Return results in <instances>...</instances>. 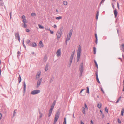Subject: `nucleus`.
<instances>
[{"label": "nucleus", "instance_id": "nucleus-54", "mask_svg": "<svg viewBox=\"0 0 124 124\" xmlns=\"http://www.w3.org/2000/svg\"><path fill=\"white\" fill-rule=\"evenodd\" d=\"M2 115L1 113H0V119H1V118L2 117Z\"/></svg>", "mask_w": 124, "mask_h": 124}, {"label": "nucleus", "instance_id": "nucleus-55", "mask_svg": "<svg viewBox=\"0 0 124 124\" xmlns=\"http://www.w3.org/2000/svg\"><path fill=\"white\" fill-rule=\"evenodd\" d=\"M9 15H10V19H11V15H12V13H11V12H10V13Z\"/></svg>", "mask_w": 124, "mask_h": 124}, {"label": "nucleus", "instance_id": "nucleus-61", "mask_svg": "<svg viewBox=\"0 0 124 124\" xmlns=\"http://www.w3.org/2000/svg\"><path fill=\"white\" fill-rule=\"evenodd\" d=\"M53 27L54 28H56L57 27V26L56 25L54 24V26H53Z\"/></svg>", "mask_w": 124, "mask_h": 124}, {"label": "nucleus", "instance_id": "nucleus-2", "mask_svg": "<svg viewBox=\"0 0 124 124\" xmlns=\"http://www.w3.org/2000/svg\"><path fill=\"white\" fill-rule=\"evenodd\" d=\"M62 29L61 28L58 31L56 35L57 39H59L60 38L62 34Z\"/></svg>", "mask_w": 124, "mask_h": 124}, {"label": "nucleus", "instance_id": "nucleus-53", "mask_svg": "<svg viewBox=\"0 0 124 124\" xmlns=\"http://www.w3.org/2000/svg\"><path fill=\"white\" fill-rule=\"evenodd\" d=\"M96 79H97V82L99 83H100V81H99V80L98 78H96Z\"/></svg>", "mask_w": 124, "mask_h": 124}, {"label": "nucleus", "instance_id": "nucleus-62", "mask_svg": "<svg viewBox=\"0 0 124 124\" xmlns=\"http://www.w3.org/2000/svg\"><path fill=\"white\" fill-rule=\"evenodd\" d=\"M101 114L102 115L101 116L102 117L104 118V115L103 113L102 114Z\"/></svg>", "mask_w": 124, "mask_h": 124}, {"label": "nucleus", "instance_id": "nucleus-16", "mask_svg": "<svg viewBox=\"0 0 124 124\" xmlns=\"http://www.w3.org/2000/svg\"><path fill=\"white\" fill-rule=\"evenodd\" d=\"M23 86H24V93L26 90V85L25 82L24 81L23 82Z\"/></svg>", "mask_w": 124, "mask_h": 124}, {"label": "nucleus", "instance_id": "nucleus-12", "mask_svg": "<svg viewBox=\"0 0 124 124\" xmlns=\"http://www.w3.org/2000/svg\"><path fill=\"white\" fill-rule=\"evenodd\" d=\"M39 45L40 48H41L44 46L43 44L42 41H40Z\"/></svg>", "mask_w": 124, "mask_h": 124}, {"label": "nucleus", "instance_id": "nucleus-4", "mask_svg": "<svg viewBox=\"0 0 124 124\" xmlns=\"http://www.w3.org/2000/svg\"><path fill=\"white\" fill-rule=\"evenodd\" d=\"M72 32L73 30L72 29H71L70 30L69 33V35H67V38L66 39V41H67L68 40H69L70 39L71 37V36L72 35Z\"/></svg>", "mask_w": 124, "mask_h": 124}, {"label": "nucleus", "instance_id": "nucleus-46", "mask_svg": "<svg viewBox=\"0 0 124 124\" xmlns=\"http://www.w3.org/2000/svg\"><path fill=\"white\" fill-rule=\"evenodd\" d=\"M22 19H25V16L24 15H23V16H22Z\"/></svg>", "mask_w": 124, "mask_h": 124}, {"label": "nucleus", "instance_id": "nucleus-48", "mask_svg": "<svg viewBox=\"0 0 124 124\" xmlns=\"http://www.w3.org/2000/svg\"><path fill=\"white\" fill-rule=\"evenodd\" d=\"M26 31L27 32H28L30 31V30L28 29H26Z\"/></svg>", "mask_w": 124, "mask_h": 124}, {"label": "nucleus", "instance_id": "nucleus-32", "mask_svg": "<svg viewBox=\"0 0 124 124\" xmlns=\"http://www.w3.org/2000/svg\"><path fill=\"white\" fill-rule=\"evenodd\" d=\"M20 54H21V53H20V52L19 51H18V52H17V54H18L17 57L18 58H19V57Z\"/></svg>", "mask_w": 124, "mask_h": 124}, {"label": "nucleus", "instance_id": "nucleus-52", "mask_svg": "<svg viewBox=\"0 0 124 124\" xmlns=\"http://www.w3.org/2000/svg\"><path fill=\"white\" fill-rule=\"evenodd\" d=\"M118 122L119 123H121L120 120L119 119H118Z\"/></svg>", "mask_w": 124, "mask_h": 124}, {"label": "nucleus", "instance_id": "nucleus-42", "mask_svg": "<svg viewBox=\"0 0 124 124\" xmlns=\"http://www.w3.org/2000/svg\"><path fill=\"white\" fill-rule=\"evenodd\" d=\"M94 62L96 66L98 68V65L96 61L95 60H94Z\"/></svg>", "mask_w": 124, "mask_h": 124}, {"label": "nucleus", "instance_id": "nucleus-39", "mask_svg": "<svg viewBox=\"0 0 124 124\" xmlns=\"http://www.w3.org/2000/svg\"><path fill=\"white\" fill-rule=\"evenodd\" d=\"M63 4L65 5H66L67 4V1H63Z\"/></svg>", "mask_w": 124, "mask_h": 124}, {"label": "nucleus", "instance_id": "nucleus-31", "mask_svg": "<svg viewBox=\"0 0 124 124\" xmlns=\"http://www.w3.org/2000/svg\"><path fill=\"white\" fill-rule=\"evenodd\" d=\"M31 15L32 16H36V14L34 13H32L31 14Z\"/></svg>", "mask_w": 124, "mask_h": 124}, {"label": "nucleus", "instance_id": "nucleus-10", "mask_svg": "<svg viewBox=\"0 0 124 124\" xmlns=\"http://www.w3.org/2000/svg\"><path fill=\"white\" fill-rule=\"evenodd\" d=\"M59 111H57L56 113L55 117L58 119L59 116Z\"/></svg>", "mask_w": 124, "mask_h": 124}, {"label": "nucleus", "instance_id": "nucleus-51", "mask_svg": "<svg viewBox=\"0 0 124 124\" xmlns=\"http://www.w3.org/2000/svg\"><path fill=\"white\" fill-rule=\"evenodd\" d=\"M96 78H98V73L97 72L96 73Z\"/></svg>", "mask_w": 124, "mask_h": 124}, {"label": "nucleus", "instance_id": "nucleus-44", "mask_svg": "<svg viewBox=\"0 0 124 124\" xmlns=\"http://www.w3.org/2000/svg\"><path fill=\"white\" fill-rule=\"evenodd\" d=\"M105 112H107V113H108V110L107 108V107H105Z\"/></svg>", "mask_w": 124, "mask_h": 124}, {"label": "nucleus", "instance_id": "nucleus-28", "mask_svg": "<svg viewBox=\"0 0 124 124\" xmlns=\"http://www.w3.org/2000/svg\"><path fill=\"white\" fill-rule=\"evenodd\" d=\"M121 97L120 96L118 99L117 100V101L116 102V103H118L119 101H120V100H121Z\"/></svg>", "mask_w": 124, "mask_h": 124}, {"label": "nucleus", "instance_id": "nucleus-60", "mask_svg": "<svg viewBox=\"0 0 124 124\" xmlns=\"http://www.w3.org/2000/svg\"><path fill=\"white\" fill-rule=\"evenodd\" d=\"M39 78V77L36 74V78Z\"/></svg>", "mask_w": 124, "mask_h": 124}, {"label": "nucleus", "instance_id": "nucleus-40", "mask_svg": "<svg viewBox=\"0 0 124 124\" xmlns=\"http://www.w3.org/2000/svg\"><path fill=\"white\" fill-rule=\"evenodd\" d=\"M24 40H23V46H24V47L25 48H26V46L24 44Z\"/></svg>", "mask_w": 124, "mask_h": 124}, {"label": "nucleus", "instance_id": "nucleus-34", "mask_svg": "<svg viewBox=\"0 0 124 124\" xmlns=\"http://www.w3.org/2000/svg\"><path fill=\"white\" fill-rule=\"evenodd\" d=\"M56 103V101H54L53 103V104H52V106H54V107L55 104V103Z\"/></svg>", "mask_w": 124, "mask_h": 124}, {"label": "nucleus", "instance_id": "nucleus-3", "mask_svg": "<svg viewBox=\"0 0 124 124\" xmlns=\"http://www.w3.org/2000/svg\"><path fill=\"white\" fill-rule=\"evenodd\" d=\"M40 92L39 90H34L31 92V94L33 95H35L40 93Z\"/></svg>", "mask_w": 124, "mask_h": 124}, {"label": "nucleus", "instance_id": "nucleus-11", "mask_svg": "<svg viewBox=\"0 0 124 124\" xmlns=\"http://www.w3.org/2000/svg\"><path fill=\"white\" fill-rule=\"evenodd\" d=\"M74 56H73V54H72L71 56L70 57V64H71L72 63V60L73 59Z\"/></svg>", "mask_w": 124, "mask_h": 124}, {"label": "nucleus", "instance_id": "nucleus-6", "mask_svg": "<svg viewBox=\"0 0 124 124\" xmlns=\"http://www.w3.org/2000/svg\"><path fill=\"white\" fill-rule=\"evenodd\" d=\"M15 35L16 39H18L19 41L20 42V35L19 33H15Z\"/></svg>", "mask_w": 124, "mask_h": 124}, {"label": "nucleus", "instance_id": "nucleus-37", "mask_svg": "<svg viewBox=\"0 0 124 124\" xmlns=\"http://www.w3.org/2000/svg\"><path fill=\"white\" fill-rule=\"evenodd\" d=\"M63 124H66V119L65 117L64 118V121L63 123Z\"/></svg>", "mask_w": 124, "mask_h": 124}, {"label": "nucleus", "instance_id": "nucleus-49", "mask_svg": "<svg viewBox=\"0 0 124 124\" xmlns=\"http://www.w3.org/2000/svg\"><path fill=\"white\" fill-rule=\"evenodd\" d=\"M23 26L24 28H26L27 27V25L25 23H24L23 25Z\"/></svg>", "mask_w": 124, "mask_h": 124}, {"label": "nucleus", "instance_id": "nucleus-29", "mask_svg": "<svg viewBox=\"0 0 124 124\" xmlns=\"http://www.w3.org/2000/svg\"><path fill=\"white\" fill-rule=\"evenodd\" d=\"M62 18V17L60 16L58 17H56L55 18L57 20H60Z\"/></svg>", "mask_w": 124, "mask_h": 124}, {"label": "nucleus", "instance_id": "nucleus-14", "mask_svg": "<svg viewBox=\"0 0 124 124\" xmlns=\"http://www.w3.org/2000/svg\"><path fill=\"white\" fill-rule=\"evenodd\" d=\"M49 66L48 63L46 64V66L45 68V71H47L48 70V68Z\"/></svg>", "mask_w": 124, "mask_h": 124}, {"label": "nucleus", "instance_id": "nucleus-57", "mask_svg": "<svg viewBox=\"0 0 124 124\" xmlns=\"http://www.w3.org/2000/svg\"><path fill=\"white\" fill-rule=\"evenodd\" d=\"M117 6L118 9H119V5L118 2L117 3Z\"/></svg>", "mask_w": 124, "mask_h": 124}, {"label": "nucleus", "instance_id": "nucleus-27", "mask_svg": "<svg viewBox=\"0 0 124 124\" xmlns=\"http://www.w3.org/2000/svg\"><path fill=\"white\" fill-rule=\"evenodd\" d=\"M52 111L49 110V112L48 114V116L50 117L51 115V114L52 113Z\"/></svg>", "mask_w": 124, "mask_h": 124}, {"label": "nucleus", "instance_id": "nucleus-23", "mask_svg": "<svg viewBox=\"0 0 124 124\" xmlns=\"http://www.w3.org/2000/svg\"><path fill=\"white\" fill-rule=\"evenodd\" d=\"M99 14V11H97V12L96 13V18L97 20V19H98Z\"/></svg>", "mask_w": 124, "mask_h": 124}, {"label": "nucleus", "instance_id": "nucleus-38", "mask_svg": "<svg viewBox=\"0 0 124 124\" xmlns=\"http://www.w3.org/2000/svg\"><path fill=\"white\" fill-rule=\"evenodd\" d=\"M30 41L29 39H27L26 41V43L27 44H28L30 42Z\"/></svg>", "mask_w": 124, "mask_h": 124}, {"label": "nucleus", "instance_id": "nucleus-43", "mask_svg": "<svg viewBox=\"0 0 124 124\" xmlns=\"http://www.w3.org/2000/svg\"><path fill=\"white\" fill-rule=\"evenodd\" d=\"M44 60L45 61H46L47 60V56L46 55L44 57Z\"/></svg>", "mask_w": 124, "mask_h": 124}, {"label": "nucleus", "instance_id": "nucleus-33", "mask_svg": "<svg viewBox=\"0 0 124 124\" xmlns=\"http://www.w3.org/2000/svg\"><path fill=\"white\" fill-rule=\"evenodd\" d=\"M40 72L39 71L37 73V75L39 77H40Z\"/></svg>", "mask_w": 124, "mask_h": 124}, {"label": "nucleus", "instance_id": "nucleus-59", "mask_svg": "<svg viewBox=\"0 0 124 124\" xmlns=\"http://www.w3.org/2000/svg\"><path fill=\"white\" fill-rule=\"evenodd\" d=\"M50 32L51 33V34H53V33H54L53 31L51 30L50 31Z\"/></svg>", "mask_w": 124, "mask_h": 124}, {"label": "nucleus", "instance_id": "nucleus-20", "mask_svg": "<svg viewBox=\"0 0 124 124\" xmlns=\"http://www.w3.org/2000/svg\"><path fill=\"white\" fill-rule=\"evenodd\" d=\"M58 119L57 118H56L55 117L54 119V124H55L56 123V122L57 121Z\"/></svg>", "mask_w": 124, "mask_h": 124}, {"label": "nucleus", "instance_id": "nucleus-7", "mask_svg": "<svg viewBox=\"0 0 124 124\" xmlns=\"http://www.w3.org/2000/svg\"><path fill=\"white\" fill-rule=\"evenodd\" d=\"M42 81V78H41L40 80H38L37 83V87H39V86L40 85Z\"/></svg>", "mask_w": 124, "mask_h": 124}, {"label": "nucleus", "instance_id": "nucleus-19", "mask_svg": "<svg viewBox=\"0 0 124 124\" xmlns=\"http://www.w3.org/2000/svg\"><path fill=\"white\" fill-rule=\"evenodd\" d=\"M95 37L96 38V40L95 41V42L96 43V44H97V41H98V38H97V35L96 34H95Z\"/></svg>", "mask_w": 124, "mask_h": 124}, {"label": "nucleus", "instance_id": "nucleus-21", "mask_svg": "<svg viewBox=\"0 0 124 124\" xmlns=\"http://www.w3.org/2000/svg\"><path fill=\"white\" fill-rule=\"evenodd\" d=\"M102 104H101L100 103V104L98 103L97 104V107L99 108H101V107Z\"/></svg>", "mask_w": 124, "mask_h": 124}, {"label": "nucleus", "instance_id": "nucleus-24", "mask_svg": "<svg viewBox=\"0 0 124 124\" xmlns=\"http://www.w3.org/2000/svg\"><path fill=\"white\" fill-rule=\"evenodd\" d=\"M54 79V77L53 76H52V77H51V78L50 80V83H51V82H52V81Z\"/></svg>", "mask_w": 124, "mask_h": 124}, {"label": "nucleus", "instance_id": "nucleus-50", "mask_svg": "<svg viewBox=\"0 0 124 124\" xmlns=\"http://www.w3.org/2000/svg\"><path fill=\"white\" fill-rule=\"evenodd\" d=\"M96 78H98V73L97 72L96 73Z\"/></svg>", "mask_w": 124, "mask_h": 124}, {"label": "nucleus", "instance_id": "nucleus-13", "mask_svg": "<svg viewBox=\"0 0 124 124\" xmlns=\"http://www.w3.org/2000/svg\"><path fill=\"white\" fill-rule=\"evenodd\" d=\"M114 13L115 15V17L116 18L117 17L118 12L116 9H115L114 11Z\"/></svg>", "mask_w": 124, "mask_h": 124}, {"label": "nucleus", "instance_id": "nucleus-47", "mask_svg": "<svg viewBox=\"0 0 124 124\" xmlns=\"http://www.w3.org/2000/svg\"><path fill=\"white\" fill-rule=\"evenodd\" d=\"M23 22L24 23H26L27 22L26 20L25 19H23Z\"/></svg>", "mask_w": 124, "mask_h": 124}, {"label": "nucleus", "instance_id": "nucleus-22", "mask_svg": "<svg viewBox=\"0 0 124 124\" xmlns=\"http://www.w3.org/2000/svg\"><path fill=\"white\" fill-rule=\"evenodd\" d=\"M19 76L18 78V81L19 83H20L21 81V78L20 75L19 74Z\"/></svg>", "mask_w": 124, "mask_h": 124}, {"label": "nucleus", "instance_id": "nucleus-30", "mask_svg": "<svg viewBox=\"0 0 124 124\" xmlns=\"http://www.w3.org/2000/svg\"><path fill=\"white\" fill-rule=\"evenodd\" d=\"M105 0H102L101 1V2H100V5H101V4L102 3L103 5V3L104 1H105Z\"/></svg>", "mask_w": 124, "mask_h": 124}, {"label": "nucleus", "instance_id": "nucleus-56", "mask_svg": "<svg viewBox=\"0 0 124 124\" xmlns=\"http://www.w3.org/2000/svg\"><path fill=\"white\" fill-rule=\"evenodd\" d=\"M123 84H124V86H123V91H124V80L123 81Z\"/></svg>", "mask_w": 124, "mask_h": 124}, {"label": "nucleus", "instance_id": "nucleus-41", "mask_svg": "<svg viewBox=\"0 0 124 124\" xmlns=\"http://www.w3.org/2000/svg\"><path fill=\"white\" fill-rule=\"evenodd\" d=\"M84 106H85V108L87 110L88 109V108L87 107V105L86 103L84 104Z\"/></svg>", "mask_w": 124, "mask_h": 124}, {"label": "nucleus", "instance_id": "nucleus-8", "mask_svg": "<svg viewBox=\"0 0 124 124\" xmlns=\"http://www.w3.org/2000/svg\"><path fill=\"white\" fill-rule=\"evenodd\" d=\"M57 56L58 57H59L61 54V49H58L56 52Z\"/></svg>", "mask_w": 124, "mask_h": 124}, {"label": "nucleus", "instance_id": "nucleus-17", "mask_svg": "<svg viewBox=\"0 0 124 124\" xmlns=\"http://www.w3.org/2000/svg\"><path fill=\"white\" fill-rule=\"evenodd\" d=\"M82 112L84 115L85 114V108L84 107H82Z\"/></svg>", "mask_w": 124, "mask_h": 124}, {"label": "nucleus", "instance_id": "nucleus-58", "mask_svg": "<svg viewBox=\"0 0 124 124\" xmlns=\"http://www.w3.org/2000/svg\"><path fill=\"white\" fill-rule=\"evenodd\" d=\"M42 114H40V115L39 116V118H41L42 117Z\"/></svg>", "mask_w": 124, "mask_h": 124}, {"label": "nucleus", "instance_id": "nucleus-63", "mask_svg": "<svg viewBox=\"0 0 124 124\" xmlns=\"http://www.w3.org/2000/svg\"><path fill=\"white\" fill-rule=\"evenodd\" d=\"M101 90L102 92L103 93H104V91L103 90V89L102 88H101Z\"/></svg>", "mask_w": 124, "mask_h": 124}, {"label": "nucleus", "instance_id": "nucleus-36", "mask_svg": "<svg viewBox=\"0 0 124 124\" xmlns=\"http://www.w3.org/2000/svg\"><path fill=\"white\" fill-rule=\"evenodd\" d=\"M16 109H15L14 110V111L13 114V117H14V116H15V115H16Z\"/></svg>", "mask_w": 124, "mask_h": 124}, {"label": "nucleus", "instance_id": "nucleus-9", "mask_svg": "<svg viewBox=\"0 0 124 124\" xmlns=\"http://www.w3.org/2000/svg\"><path fill=\"white\" fill-rule=\"evenodd\" d=\"M32 45L31 43H30L28 45L30 46H31L33 47L36 46H37L36 44L34 42H32Z\"/></svg>", "mask_w": 124, "mask_h": 124}, {"label": "nucleus", "instance_id": "nucleus-26", "mask_svg": "<svg viewBox=\"0 0 124 124\" xmlns=\"http://www.w3.org/2000/svg\"><path fill=\"white\" fill-rule=\"evenodd\" d=\"M96 48L95 47H93V51H94V54H96Z\"/></svg>", "mask_w": 124, "mask_h": 124}, {"label": "nucleus", "instance_id": "nucleus-64", "mask_svg": "<svg viewBox=\"0 0 124 124\" xmlns=\"http://www.w3.org/2000/svg\"><path fill=\"white\" fill-rule=\"evenodd\" d=\"M81 124H84V123L82 121H81Z\"/></svg>", "mask_w": 124, "mask_h": 124}, {"label": "nucleus", "instance_id": "nucleus-1", "mask_svg": "<svg viewBox=\"0 0 124 124\" xmlns=\"http://www.w3.org/2000/svg\"><path fill=\"white\" fill-rule=\"evenodd\" d=\"M81 48V46L80 45H79L78 46L77 51V62L79 61L80 58V54L82 52Z\"/></svg>", "mask_w": 124, "mask_h": 124}, {"label": "nucleus", "instance_id": "nucleus-5", "mask_svg": "<svg viewBox=\"0 0 124 124\" xmlns=\"http://www.w3.org/2000/svg\"><path fill=\"white\" fill-rule=\"evenodd\" d=\"M83 63H82L80 65V68H79V70L80 71L81 75L82 74L83 72Z\"/></svg>", "mask_w": 124, "mask_h": 124}, {"label": "nucleus", "instance_id": "nucleus-35", "mask_svg": "<svg viewBox=\"0 0 124 124\" xmlns=\"http://www.w3.org/2000/svg\"><path fill=\"white\" fill-rule=\"evenodd\" d=\"M87 92L88 94L89 93V89L88 87H87Z\"/></svg>", "mask_w": 124, "mask_h": 124}, {"label": "nucleus", "instance_id": "nucleus-25", "mask_svg": "<svg viewBox=\"0 0 124 124\" xmlns=\"http://www.w3.org/2000/svg\"><path fill=\"white\" fill-rule=\"evenodd\" d=\"M38 25L39 28L40 29H44V27L43 26L40 24H38Z\"/></svg>", "mask_w": 124, "mask_h": 124}, {"label": "nucleus", "instance_id": "nucleus-45", "mask_svg": "<svg viewBox=\"0 0 124 124\" xmlns=\"http://www.w3.org/2000/svg\"><path fill=\"white\" fill-rule=\"evenodd\" d=\"M54 106H53L52 105L51 107V108L50 109V110L53 111V110L54 108Z\"/></svg>", "mask_w": 124, "mask_h": 124}, {"label": "nucleus", "instance_id": "nucleus-18", "mask_svg": "<svg viewBox=\"0 0 124 124\" xmlns=\"http://www.w3.org/2000/svg\"><path fill=\"white\" fill-rule=\"evenodd\" d=\"M124 111V108H123L122 110L121 111V116H123V113Z\"/></svg>", "mask_w": 124, "mask_h": 124}, {"label": "nucleus", "instance_id": "nucleus-15", "mask_svg": "<svg viewBox=\"0 0 124 124\" xmlns=\"http://www.w3.org/2000/svg\"><path fill=\"white\" fill-rule=\"evenodd\" d=\"M120 47L121 49L124 52V44H122L121 46Z\"/></svg>", "mask_w": 124, "mask_h": 124}]
</instances>
